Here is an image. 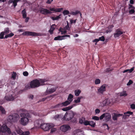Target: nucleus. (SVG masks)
<instances>
[{"label": "nucleus", "mask_w": 135, "mask_h": 135, "mask_svg": "<svg viewBox=\"0 0 135 135\" xmlns=\"http://www.w3.org/2000/svg\"><path fill=\"white\" fill-rule=\"evenodd\" d=\"M100 82V80L99 79H97L95 80V84H99Z\"/></svg>", "instance_id": "obj_46"}, {"label": "nucleus", "mask_w": 135, "mask_h": 135, "mask_svg": "<svg viewBox=\"0 0 135 135\" xmlns=\"http://www.w3.org/2000/svg\"><path fill=\"white\" fill-rule=\"evenodd\" d=\"M71 105L70 106H69L68 107H66V108L67 111L70 110L71 109H72L73 107V105Z\"/></svg>", "instance_id": "obj_47"}, {"label": "nucleus", "mask_w": 135, "mask_h": 135, "mask_svg": "<svg viewBox=\"0 0 135 135\" xmlns=\"http://www.w3.org/2000/svg\"><path fill=\"white\" fill-rule=\"evenodd\" d=\"M81 91L79 90H75V95L76 96H78L80 94V93Z\"/></svg>", "instance_id": "obj_38"}, {"label": "nucleus", "mask_w": 135, "mask_h": 135, "mask_svg": "<svg viewBox=\"0 0 135 135\" xmlns=\"http://www.w3.org/2000/svg\"><path fill=\"white\" fill-rule=\"evenodd\" d=\"M60 129L62 131L65 132L70 130L71 128L70 126L68 125L64 124L60 127Z\"/></svg>", "instance_id": "obj_8"}, {"label": "nucleus", "mask_w": 135, "mask_h": 135, "mask_svg": "<svg viewBox=\"0 0 135 135\" xmlns=\"http://www.w3.org/2000/svg\"><path fill=\"white\" fill-rule=\"evenodd\" d=\"M61 14H60L58 16L56 17H51L50 18L51 19L53 20H59L61 18Z\"/></svg>", "instance_id": "obj_30"}, {"label": "nucleus", "mask_w": 135, "mask_h": 135, "mask_svg": "<svg viewBox=\"0 0 135 135\" xmlns=\"http://www.w3.org/2000/svg\"><path fill=\"white\" fill-rule=\"evenodd\" d=\"M65 29L67 30H69L70 29L69 25L68 22H67V25L65 27Z\"/></svg>", "instance_id": "obj_49"}, {"label": "nucleus", "mask_w": 135, "mask_h": 135, "mask_svg": "<svg viewBox=\"0 0 135 135\" xmlns=\"http://www.w3.org/2000/svg\"><path fill=\"white\" fill-rule=\"evenodd\" d=\"M74 135H84L83 132L79 129L75 131L74 133Z\"/></svg>", "instance_id": "obj_21"}, {"label": "nucleus", "mask_w": 135, "mask_h": 135, "mask_svg": "<svg viewBox=\"0 0 135 135\" xmlns=\"http://www.w3.org/2000/svg\"><path fill=\"white\" fill-rule=\"evenodd\" d=\"M0 110L2 114H6V112L4 108L2 106H0Z\"/></svg>", "instance_id": "obj_34"}, {"label": "nucleus", "mask_w": 135, "mask_h": 135, "mask_svg": "<svg viewBox=\"0 0 135 135\" xmlns=\"http://www.w3.org/2000/svg\"><path fill=\"white\" fill-rule=\"evenodd\" d=\"M63 13L64 15H66L69 13V12L68 10H64L63 12Z\"/></svg>", "instance_id": "obj_39"}, {"label": "nucleus", "mask_w": 135, "mask_h": 135, "mask_svg": "<svg viewBox=\"0 0 135 135\" xmlns=\"http://www.w3.org/2000/svg\"><path fill=\"white\" fill-rule=\"evenodd\" d=\"M123 33V32L120 29H118L116 30L115 33L114 34V37L115 38L118 37Z\"/></svg>", "instance_id": "obj_11"}, {"label": "nucleus", "mask_w": 135, "mask_h": 135, "mask_svg": "<svg viewBox=\"0 0 135 135\" xmlns=\"http://www.w3.org/2000/svg\"><path fill=\"white\" fill-rule=\"evenodd\" d=\"M127 95V94L126 93V91H123V92H121L120 93V95L121 96H126Z\"/></svg>", "instance_id": "obj_37"}, {"label": "nucleus", "mask_w": 135, "mask_h": 135, "mask_svg": "<svg viewBox=\"0 0 135 135\" xmlns=\"http://www.w3.org/2000/svg\"><path fill=\"white\" fill-rule=\"evenodd\" d=\"M111 115L109 113H105V119L107 121H109L111 119Z\"/></svg>", "instance_id": "obj_20"}, {"label": "nucleus", "mask_w": 135, "mask_h": 135, "mask_svg": "<svg viewBox=\"0 0 135 135\" xmlns=\"http://www.w3.org/2000/svg\"><path fill=\"white\" fill-rule=\"evenodd\" d=\"M16 73L14 72H13L12 74V78L13 79H15L16 76Z\"/></svg>", "instance_id": "obj_42"}, {"label": "nucleus", "mask_w": 135, "mask_h": 135, "mask_svg": "<svg viewBox=\"0 0 135 135\" xmlns=\"http://www.w3.org/2000/svg\"><path fill=\"white\" fill-rule=\"evenodd\" d=\"M129 9H133L135 8V7H134V6H133L132 5L129 4Z\"/></svg>", "instance_id": "obj_58"}, {"label": "nucleus", "mask_w": 135, "mask_h": 135, "mask_svg": "<svg viewBox=\"0 0 135 135\" xmlns=\"http://www.w3.org/2000/svg\"><path fill=\"white\" fill-rule=\"evenodd\" d=\"M22 110L23 112H25L24 113H22L21 114V117L25 116V117L28 118H30V114L28 113H26V110L24 109H22Z\"/></svg>", "instance_id": "obj_16"}, {"label": "nucleus", "mask_w": 135, "mask_h": 135, "mask_svg": "<svg viewBox=\"0 0 135 135\" xmlns=\"http://www.w3.org/2000/svg\"><path fill=\"white\" fill-rule=\"evenodd\" d=\"M73 96L71 94H70L68 96V101H69V102L70 103L73 100Z\"/></svg>", "instance_id": "obj_23"}, {"label": "nucleus", "mask_w": 135, "mask_h": 135, "mask_svg": "<svg viewBox=\"0 0 135 135\" xmlns=\"http://www.w3.org/2000/svg\"><path fill=\"white\" fill-rule=\"evenodd\" d=\"M20 116L18 114L14 113L9 116L8 120L10 122H17Z\"/></svg>", "instance_id": "obj_3"}, {"label": "nucleus", "mask_w": 135, "mask_h": 135, "mask_svg": "<svg viewBox=\"0 0 135 135\" xmlns=\"http://www.w3.org/2000/svg\"><path fill=\"white\" fill-rule=\"evenodd\" d=\"M23 34L27 36H38L39 35V33L35 32L27 31L23 32Z\"/></svg>", "instance_id": "obj_10"}, {"label": "nucleus", "mask_w": 135, "mask_h": 135, "mask_svg": "<svg viewBox=\"0 0 135 135\" xmlns=\"http://www.w3.org/2000/svg\"><path fill=\"white\" fill-rule=\"evenodd\" d=\"M54 26H56L55 24H53L51 26L50 29L49 31V32L51 34H52L53 33V31L55 29V27H54Z\"/></svg>", "instance_id": "obj_22"}, {"label": "nucleus", "mask_w": 135, "mask_h": 135, "mask_svg": "<svg viewBox=\"0 0 135 135\" xmlns=\"http://www.w3.org/2000/svg\"><path fill=\"white\" fill-rule=\"evenodd\" d=\"M59 31L61 32V34H65L66 32V31L65 30H63V29L61 27H60L59 28Z\"/></svg>", "instance_id": "obj_35"}, {"label": "nucleus", "mask_w": 135, "mask_h": 135, "mask_svg": "<svg viewBox=\"0 0 135 135\" xmlns=\"http://www.w3.org/2000/svg\"><path fill=\"white\" fill-rule=\"evenodd\" d=\"M63 9L62 8H50L49 9L50 11L47 9L44 8H41L40 9V12L42 14L45 15H47L49 14H51L52 13V12L51 11H54L55 12H60Z\"/></svg>", "instance_id": "obj_1"}, {"label": "nucleus", "mask_w": 135, "mask_h": 135, "mask_svg": "<svg viewBox=\"0 0 135 135\" xmlns=\"http://www.w3.org/2000/svg\"><path fill=\"white\" fill-rule=\"evenodd\" d=\"M71 119V122L73 123H75L77 120L76 118L74 117Z\"/></svg>", "instance_id": "obj_51"}, {"label": "nucleus", "mask_w": 135, "mask_h": 135, "mask_svg": "<svg viewBox=\"0 0 135 135\" xmlns=\"http://www.w3.org/2000/svg\"><path fill=\"white\" fill-rule=\"evenodd\" d=\"M11 32L9 29V28L8 27L6 28H5L4 30L3 31V33L5 35Z\"/></svg>", "instance_id": "obj_24"}, {"label": "nucleus", "mask_w": 135, "mask_h": 135, "mask_svg": "<svg viewBox=\"0 0 135 135\" xmlns=\"http://www.w3.org/2000/svg\"><path fill=\"white\" fill-rule=\"evenodd\" d=\"M105 113H104L100 116V120L102 119L103 118H105Z\"/></svg>", "instance_id": "obj_54"}, {"label": "nucleus", "mask_w": 135, "mask_h": 135, "mask_svg": "<svg viewBox=\"0 0 135 135\" xmlns=\"http://www.w3.org/2000/svg\"><path fill=\"white\" fill-rule=\"evenodd\" d=\"M112 70L109 68H107L105 70V71L106 72H108L109 71H111Z\"/></svg>", "instance_id": "obj_63"}, {"label": "nucleus", "mask_w": 135, "mask_h": 135, "mask_svg": "<svg viewBox=\"0 0 135 135\" xmlns=\"http://www.w3.org/2000/svg\"><path fill=\"white\" fill-rule=\"evenodd\" d=\"M14 35V33L12 32H11L9 34H8L6 35H5L4 36V38H7L8 37H11Z\"/></svg>", "instance_id": "obj_31"}, {"label": "nucleus", "mask_w": 135, "mask_h": 135, "mask_svg": "<svg viewBox=\"0 0 135 135\" xmlns=\"http://www.w3.org/2000/svg\"><path fill=\"white\" fill-rule=\"evenodd\" d=\"M40 83V86L43 85L44 83L47 80L46 79H40L38 80Z\"/></svg>", "instance_id": "obj_28"}, {"label": "nucleus", "mask_w": 135, "mask_h": 135, "mask_svg": "<svg viewBox=\"0 0 135 135\" xmlns=\"http://www.w3.org/2000/svg\"><path fill=\"white\" fill-rule=\"evenodd\" d=\"M99 41V39H95L93 40V42H96V43Z\"/></svg>", "instance_id": "obj_61"}, {"label": "nucleus", "mask_w": 135, "mask_h": 135, "mask_svg": "<svg viewBox=\"0 0 135 135\" xmlns=\"http://www.w3.org/2000/svg\"><path fill=\"white\" fill-rule=\"evenodd\" d=\"M131 108L132 109H135V104H132L131 105Z\"/></svg>", "instance_id": "obj_55"}, {"label": "nucleus", "mask_w": 135, "mask_h": 135, "mask_svg": "<svg viewBox=\"0 0 135 135\" xmlns=\"http://www.w3.org/2000/svg\"><path fill=\"white\" fill-rule=\"evenodd\" d=\"M107 100H105L103 101L101 103V106L102 107H103L106 106L107 105H108V104L107 103Z\"/></svg>", "instance_id": "obj_33"}, {"label": "nucleus", "mask_w": 135, "mask_h": 135, "mask_svg": "<svg viewBox=\"0 0 135 135\" xmlns=\"http://www.w3.org/2000/svg\"><path fill=\"white\" fill-rule=\"evenodd\" d=\"M70 103L69 101L66 100L65 102L59 104L55 106V108H59L62 107L67 106L70 104Z\"/></svg>", "instance_id": "obj_7"}, {"label": "nucleus", "mask_w": 135, "mask_h": 135, "mask_svg": "<svg viewBox=\"0 0 135 135\" xmlns=\"http://www.w3.org/2000/svg\"><path fill=\"white\" fill-rule=\"evenodd\" d=\"M62 38H64V37H70V36L69 35H64L62 36Z\"/></svg>", "instance_id": "obj_62"}, {"label": "nucleus", "mask_w": 135, "mask_h": 135, "mask_svg": "<svg viewBox=\"0 0 135 135\" xmlns=\"http://www.w3.org/2000/svg\"><path fill=\"white\" fill-rule=\"evenodd\" d=\"M0 132H1L3 133L7 132L8 134H10L11 133V132L10 129L8 128L7 126H3L1 128Z\"/></svg>", "instance_id": "obj_6"}, {"label": "nucleus", "mask_w": 135, "mask_h": 135, "mask_svg": "<svg viewBox=\"0 0 135 135\" xmlns=\"http://www.w3.org/2000/svg\"><path fill=\"white\" fill-rule=\"evenodd\" d=\"M64 38H62V36H58L57 37L54 38V40H61L63 39H64Z\"/></svg>", "instance_id": "obj_26"}, {"label": "nucleus", "mask_w": 135, "mask_h": 135, "mask_svg": "<svg viewBox=\"0 0 135 135\" xmlns=\"http://www.w3.org/2000/svg\"><path fill=\"white\" fill-rule=\"evenodd\" d=\"M29 119L28 118L24 117L21 119V123L23 125H26L28 123Z\"/></svg>", "instance_id": "obj_13"}, {"label": "nucleus", "mask_w": 135, "mask_h": 135, "mask_svg": "<svg viewBox=\"0 0 135 135\" xmlns=\"http://www.w3.org/2000/svg\"><path fill=\"white\" fill-rule=\"evenodd\" d=\"M81 98L80 97H78L76 100H74V102L76 103L80 102Z\"/></svg>", "instance_id": "obj_40"}, {"label": "nucleus", "mask_w": 135, "mask_h": 135, "mask_svg": "<svg viewBox=\"0 0 135 135\" xmlns=\"http://www.w3.org/2000/svg\"><path fill=\"white\" fill-rule=\"evenodd\" d=\"M56 89L55 88H51L48 89H47L45 94L46 95L51 94L55 91Z\"/></svg>", "instance_id": "obj_18"}, {"label": "nucleus", "mask_w": 135, "mask_h": 135, "mask_svg": "<svg viewBox=\"0 0 135 135\" xmlns=\"http://www.w3.org/2000/svg\"><path fill=\"white\" fill-rule=\"evenodd\" d=\"M90 124L89 125L93 127H94L95 126V123L94 122L91 121H89Z\"/></svg>", "instance_id": "obj_36"}, {"label": "nucleus", "mask_w": 135, "mask_h": 135, "mask_svg": "<svg viewBox=\"0 0 135 135\" xmlns=\"http://www.w3.org/2000/svg\"><path fill=\"white\" fill-rule=\"evenodd\" d=\"M134 67H133L130 69H127L124 70L123 71V73H126L127 72H128L129 73H131L134 70Z\"/></svg>", "instance_id": "obj_32"}, {"label": "nucleus", "mask_w": 135, "mask_h": 135, "mask_svg": "<svg viewBox=\"0 0 135 135\" xmlns=\"http://www.w3.org/2000/svg\"><path fill=\"white\" fill-rule=\"evenodd\" d=\"M106 85L103 84L100 88L98 89V92L99 93L103 94V92L106 91Z\"/></svg>", "instance_id": "obj_14"}, {"label": "nucleus", "mask_w": 135, "mask_h": 135, "mask_svg": "<svg viewBox=\"0 0 135 135\" xmlns=\"http://www.w3.org/2000/svg\"><path fill=\"white\" fill-rule=\"evenodd\" d=\"M15 98L14 94H12L10 96H6L4 97L5 99L7 101H11L13 100Z\"/></svg>", "instance_id": "obj_17"}, {"label": "nucleus", "mask_w": 135, "mask_h": 135, "mask_svg": "<svg viewBox=\"0 0 135 135\" xmlns=\"http://www.w3.org/2000/svg\"><path fill=\"white\" fill-rule=\"evenodd\" d=\"M92 119L95 120H99V118L98 117L94 116L92 117Z\"/></svg>", "instance_id": "obj_50"}, {"label": "nucleus", "mask_w": 135, "mask_h": 135, "mask_svg": "<svg viewBox=\"0 0 135 135\" xmlns=\"http://www.w3.org/2000/svg\"><path fill=\"white\" fill-rule=\"evenodd\" d=\"M95 112L96 114H98L100 112V110L99 109H96L95 110Z\"/></svg>", "instance_id": "obj_59"}, {"label": "nucleus", "mask_w": 135, "mask_h": 135, "mask_svg": "<svg viewBox=\"0 0 135 135\" xmlns=\"http://www.w3.org/2000/svg\"><path fill=\"white\" fill-rule=\"evenodd\" d=\"M133 83V81L131 80H129L127 84V85H130L132 84Z\"/></svg>", "instance_id": "obj_52"}, {"label": "nucleus", "mask_w": 135, "mask_h": 135, "mask_svg": "<svg viewBox=\"0 0 135 135\" xmlns=\"http://www.w3.org/2000/svg\"><path fill=\"white\" fill-rule=\"evenodd\" d=\"M76 20H73L72 19H71L70 20V22L71 24L75 23H76Z\"/></svg>", "instance_id": "obj_56"}, {"label": "nucleus", "mask_w": 135, "mask_h": 135, "mask_svg": "<svg viewBox=\"0 0 135 135\" xmlns=\"http://www.w3.org/2000/svg\"><path fill=\"white\" fill-rule=\"evenodd\" d=\"M60 118H61V115H56L54 117V118L55 119H57Z\"/></svg>", "instance_id": "obj_43"}, {"label": "nucleus", "mask_w": 135, "mask_h": 135, "mask_svg": "<svg viewBox=\"0 0 135 135\" xmlns=\"http://www.w3.org/2000/svg\"><path fill=\"white\" fill-rule=\"evenodd\" d=\"M22 14L23 18H26L27 15L25 9H24L22 12Z\"/></svg>", "instance_id": "obj_25"}, {"label": "nucleus", "mask_w": 135, "mask_h": 135, "mask_svg": "<svg viewBox=\"0 0 135 135\" xmlns=\"http://www.w3.org/2000/svg\"><path fill=\"white\" fill-rule=\"evenodd\" d=\"M16 131L17 133L19 135H28L30 133L28 131H26L23 132L20 129H16Z\"/></svg>", "instance_id": "obj_9"}, {"label": "nucleus", "mask_w": 135, "mask_h": 135, "mask_svg": "<svg viewBox=\"0 0 135 135\" xmlns=\"http://www.w3.org/2000/svg\"><path fill=\"white\" fill-rule=\"evenodd\" d=\"M51 97V95H50L49 96L47 97L46 98H44L41 99V101H44L47 98L49 97Z\"/></svg>", "instance_id": "obj_53"}, {"label": "nucleus", "mask_w": 135, "mask_h": 135, "mask_svg": "<svg viewBox=\"0 0 135 135\" xmlns=\"http://www.w3.org/2000/svg\"><path fill=\"white\" fill-rule=\"evenodd\" d=\"M28 73L26 71L24 72L23 73V75L25 76H27L28 75Z\"/></svg>", "instance_id": "obj_57"}, {"label": "nucleus", "mask_w": 135, "mask_h": 135, "mask_svg": "<svg viewBox=\"0 0 135 135\" xmlns=\"http://www.w3.org/2000/svg\"><path fill=\"white\" fill-rule=\"evenodd\" d=\"M79 13L80 14V15L81 16V13L80 12V11H75V12H72L70 13V14L71 15H76L77 14Z\"/></svg>", "instance_id": "obj_29"}, {"label": "nucleus", "mask_w": 135, "mask_h": 135, "mask_svg": "<svg viewBox=\"0 0 135 135\" xmlns=\"http://www.w3.org/2000/svg\"><path fill=\"white\" fill-rule=\"evenodd\" d=\"M133 114V112L131 111H127L124 113V115L123 116V118L124 119H126L128 118L129 116L130 115H132Z\"/></svg>", "instance_id": "obj_15"}, {"label": "nucleus", "mask_w": 135, "mask_h": 135, "mask_svg": "<svg viewBox=\"0 0 135 135\" xmlns=\"http://www.w3.org/2000/svg\"><path fill=\"white\" fill-rule=\"evenodd\" d=\"M84 124L85 126L89 125V124H90L89 121L85 120L84 122Z\"/></svg>", "instance_id": "obj_45"}, {"label": "nucleus", "mask_w": 135, "mask_h": 135, "mask_svg": "<svg viewBox=\"0 0 135 135\" xmlns=\"http://www.w3.org/2000/svg\"><path fill=\"white\" fill-rule=\"evenodd\" d=\"M76 114L75 113L70 111L69 113L66 112L64 117L65 120H71Z\"/></svg>", "instance_id": "obj_4"}, {"label": "nucleus", "mask_w": 135, "mask_h": 135, "mask_svg": "<svg viewBox=\"0 0 135 135\" xmlns=\"http://www.w3.org/2000/svg\"><path fill=\"white\" fill-rule=\"evenodd\" d=\"M5 35L3 32H1L0 34V39H2L4 38V35Z\"/></svg>", "instance_id": "obj_44"}, {"label": "nucleus", "mask_w": 135, "mask_h": 135, "mask_svg": "<svg viewBox=\"0 0 135 135\" xmlns=\"http://www.w3.org/2000/svg\"><path fill=\"white\" fill-rule=\"evenodd\" d=\"M114 27V26L112 25H111L110 26H109L108 27V30H106V32L107 33H108V32H110L112 30V28Z\"/></svg>", "instance_id": "obj_27"}, {"label": "nucleus", "mask_w": 135, "mask_h": 135, "mask_svg": "<svg viewBox=\"0 0 135 135\" xmlns=\"http://www.w3.org/2000/svg\"><path fill=\"white\" fill-rule=\"evenodd\" d=\"M123 115V114H117L116 113H114L113 115V116L112 119L114 120H116L117 119V118Z\"/></svg>", "instance_id": "obj_19"}, {"label": "nucleus", "mask_w": 135, "mask_h": 135, "mask_svg": "<svg viewBox=\"0 0 135 135\" xmlns=\"http://www.w3.org/2000/svg\"><path fill=\"white\" fill-rule=\"evenodd\" d=\"M135 8L132 9H129V13L131 14H132L134 13L135 12L134 9Z\"/></svg>", "instance_id": "obj_41"}, {"label": "nucleus", "mask_w": 135, "mask_h": 135, "mask_svg": "<svg viewBox=\"0 0 135 135\" xmlns=\"http://www.w3.org/2000/svg\"><path fill=\"white\" fill-rule=\"evenodd\" d=\"M42 123V120H37L35 121L34 125L36 127L40 128Z\"/></svg>", "instance_id": "obj_12"}, {"label": "nucleus", "mask_w": 135, "mask_h": 135, "mask_svg": "<svg viewBox=\"0 0 135 135\" xmlns=\"http://www.w3.org/2000/svg\"><path fill=\"white\" fill-rule=\"evenodd\" d=\"M56 131V129L55 128H52L51 130V132H54Z\"/></svg>", "instance_id": "obj_64"}, {"label": "nucleus", "mask_w": 135, "mask_h": 135, "mask_svg": "<svg viewBox=\"0 0 135 135\" xmlns=\"http://www.w3.org/2000/svg\"><path fill=\"white\" fill-rule=\"evenodd\" d=\"M99 41H104L105 40V38L104 36H102L99 38Z\"/></svg>", "instance_id": "obj_48"}, {"label": "nucleus", "mask_w": 135, "mask_h": 135, "mask_svg": "<svg viewBox=\"0 0 135 135\" xmlns=\"http://www.w3.org/2000/svg\"><path fill=\"white\" fill-rule=\"evenodd\" d=\"M53 0H47L46 3L47 4H50L53 1Z\"/></svg>", "instance_id": "obj_60"}, {"label": "nucleus", "mask_w": 135, "mask_h": 135, "mask_svg": "<svg viewBox=\"0 0 135 135\" xmlns=\"http://www.w3.org/2000/svg\"><path fill=\"white\" fill-rule=\"evenodd\" d=\"M53 126L52 124L43 123L40 128L45 131H47Z\"/></svg>", "instance_id": "obj_5"}, {"label": "nucleus", "mask_w": 135, "mask_h": 135, "mask_svg": "<svg viewBox=\"0 0 135 135\" xmlns=\"http://www.w3.org/2000/svg\"><path fill=\"white\" fill-rule=\"evenodd\" d=\"M40 86V83L38 80L35 79L31 81L30 85H27L25 86L26 89H30L31 88H35Z\"/></svg>", "instance_id": "obj_2"}]
</instances>
